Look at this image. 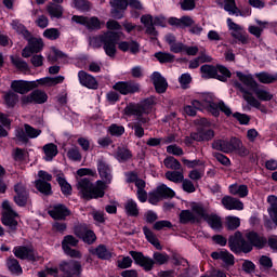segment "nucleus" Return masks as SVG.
<instances>
[{
  "label": "nucleus",
  "mask_w": 277,
  "mask_h": 277,
  "mask_svg": "<svg viewBox=\"0 0 277 277\" xmlns=\"http://www.w3.org/2000/svg\"><path fill=\"white\" fill-rule=\"evenodd\" d=\"M13 253L16 259H21L22 261H36V251L34 248L18 246L14 248Z\"/></svg>",
  "instance_id": "obj_24"
},
{
  "label": "nucleus",
  "mask_w": 277,
  "mask_h": 277,
  "mask_svg": "<svg viewBox=\"0 0 277 277\" xmlns=\"http://www.w3.org/2000/svg\"><path fill=\"white\" fill-rule=\"evenodd\" d=\"M126 212L131 217H137L140 215V210L137 209V203L133 199H129L124 206Z\"/></svg>",
  "instance_id": "obj_48"
},
{
  "label": "nucleus",
  "mask_w": 277,
  "mask_h": 277,
  "mask_svg": "<svg viewBox=\"0 0 277 277\" xmlns=\"http://www.w3.org/2000/svg\"><path fill=\"white\" fill-rule=\"evenodd\" d=\"M67 157L70 159V161H81L82 156L81 151L79 150V147H71L67 151Z\"/></svg>",
  "instance_id": "obj_60"
},
{
  "label": "nucleus",
  "mask_w": 277,
  "mask_h": 277,
  "mask_svg": "<svg viewBox=\"0 0 277 277\" xmlns=\"http://www.w3.org/2000/svg\"><path fill=\"white\" fill-rule=\"evenodd\" d=\"M113 90L122 96H129V94H140L141 85L134 80L118 81L113 85Z\"/></svg>",
  "instance_id": "obj_9"
},
{
  "label": "nucleus",
  "mask_w": 277,
  "mask_h": 277,
  "mask_svg": "<svg viewBox=\"0 0 277 277\" xmlns=\"http://www.w3.org/2000/svg\"><path fill=\"white\" fill-rule=\"evenodd\" d=\"M44 38H48V40H57L60 38L61 32L57 28H48L43 31Z\"/></svg>",
  "instance_id": "obj_62"
},
{
  "label": "nucleus",
  "mask_w": 277,
  "mask_h": 277,
  "mask_svg": "<svg viewBox=\"0 0 277 277\" xmlns=\"http://www.w3.org/2000/svg\"><path fill=\"white\" fill-rule=\"evenodd\" d=\"M49 215L53 220H66L70 215V210L65 205L58 203L49 211Z\"/></svg>",
  "instance_id": "obj_27"
},
{
  "label": "nucleus",
  "mask_w": 277,
  "mask_h": 277,
  "mask_svg": "<svg viewBox=\"0 0 277 277\" xmlns=\"http://www.w3.org/2000/svg\"><path fill=\"white\" fill-rule=\"evenodd\" d=\"M237 141L238 145H234L235 148H233V153L239 155V157H248V155H250V150L243 146V143L239 140V137H237Z\"/></svg>",
  "instance_id": "obj_57"
},
{
  "label": "nucleus",
  "mask_w": 277,
  "mask_h": 277,
  "mask_svg": "<svg viewBox=\"0 0 277 277\" xmlns=\"http://www.w3.org/2000/svg\"><path fill=\"white\" fill-rule=\"evenodd\" d=\"M211 256L214 261H223L224 267H233L235 265V255L228 252V250L214 251L211 253Z\"/></svg>",
  "instance_id": "obj_25"
},
{
  "label": "nucleus",
  "mask_w": 277,
  "mask_h": 277,
  "mask_svg": "<svg viewBox=\"0 0 277 277\" xmlns=\"http://www.w3.org/2000/svg\"><path fill=\"white\" fill-rule=\"evenodd\" d=\"M47 10L52 18H62V16H64V6L61 4L52 3L48 5Z\"/></svg>",
  "instance_id": "obj_45"
},
{
  "label": "nucleus",
  "mask_w": 277,
  "mask_h": 277,
  "mask_svg": "<svg viewBox=\"0 0 277 277\" xmlns=\"http://www.w3.org/2000/svg\"><path fill=\"white\" fill-rule=\"evenodd\" d=\"M42 133V130L36 129L29 123L24 124V129H17L15 131V137L17 142H21V144H29V140H36V137H39V135Z\"/></svg>",
  "instance_id": "obj_8"
},
{
  "label": "nucleus",
  "mask_w": 277,
  "mask_h": 277,
  "mask_svg": "<svg viewBox=\"0 0 277 277\" xmlns=\"http://www.w3.org/2000/svg\"><path fill=\"white\" fill-rule=\"evenodd\" d=\"M255 77L260 83H264L266 85H269V83H276L277 81V74L272 75L267 71H261L259 74H255Z\"/></svg>",
  "instance_id": "obj_39"
},
{
  "label": "nucleus",
  "mask_w": 277,
  "mask_h": 277,
  "mask_svg": "<svg viewBox=\"0 0 277 277\" xmlns=\"http://www.w3.org/2000/svg\"><path fill=\"white\" fill-rule=\"evenodd\" d=\"M229 193L233 196H239L240 198H246L248 196V186L247 185H239V184H232L229 186Z\"/></svg>",
  "instance_id": "obj_40"
},
{
  "label": "nucleus",
  "mask_w": 277,
  "mask_h": 277,
  "mask_svg": "<svg viewBox=\"0 0 277 277\" xmlns=\"http://www.w3.org/2000/svg\"><path fill=\"white\" fill-rule=\"evenodd\" d=\"M181 269L177 273V277H193L196 276V273H192L194 267L189 266V262L186 260V265H180Z\"/></svg>",
  "instance_id": "obj_54"
},
{
  "label": "nucleus",
  "mask_w": 277,
  "mask_h": 277,
  "mask_svg": "<svg viewBox=\"0 0 277 277\" xmlns=\"http://www.w3.org/2000/svg\"><path fill=\"white\" fill-rule=\"evenodd\" d=\"M150 81L157 94H166L168 92V80L159 71H154L150 76Z\"/></svg>",
  "instance_id": "obj_21"
},
{
  "label": "nucleus",
  "mask_w": 277,
  "mask_h": 277,
  "mask_svg": "<svg viewBox=\"0 0 277 277\" xmlns=\"http://www.w3.org/2000/svg\"><path fill=\"white\" fill-rule=\"evenodd\" d=\"M163 163L166 168H168L169 170H174V171H167L166 174H183V172L176 171V170H181V162L176 158H174V156H168L163 160Z\"/></svg>",
  "instance_id": "obj_32"
},
{
  "label": "nucleus",
  "mask_w": 277,
  "mask_h": 277,
  "mask_svg": "<svg viewBox=\"0 0 277 277\" xmlns=\"http://www.w3.org/2000/svg\"><path fill=\"white\" fill-rule=\"evenodd\" d=\"M132 158H133V154L131 153V149L124 146H118L117 149L115 150V159H117L119 163H124Z\"/></svg>",
  "instance_id": "obj_33"
},
{
  "label": "nucleus",
  "mask_w": 277,
  "mask_h": 277,
  "mask_svg": "<svg viewBox=\"0 0 277 277\" xmlns=\"http://www.w3.org/2000/svg\"><path fill=\"white\" fill-rule=\"evenodd\" d=\"M15 196L13 200L17 207H27V202L29 200V190L23 183H17L14 185Z\"/></svg>",
  "instance_id": "obj_18"
},
{
  "label": "nucleus",
  "mask_w": 277,
  "mask_h": 277,
  "mask_svg": "<svg viewBox=\"0 0 277 277\" xmlns=\"http://www.w3.org/2000/svg\"><path fill=\"white\" fill-rule=\"evenodd\" d=\"M236 77H238L239 81L243 83L247 88L253 91L254 87L259 84L256 80H254V77H252V74H243L242 71H236Z\"/></svg>",
  "instance_id": "obj_34"
},
{
  "label": "nucleus",
  "mask_w": 277,
  "mask_h": 277,
  "mask_svg": "<svg viewBox=\"0 0 277 277\" xmlns=\"http://www.w3.org/2000/svg\"><path fill=\"white\" fill-rule=\"evenodd\" d=\"M203 220L214 230L222 228V217H220L217 214H208Z\"/></svg>",
  "instance_id": "obj_44"
},
{
  "label": "nucleus",
  "mask_w": 277,
  "mask_h": 277,
  "mask_svg": "<svg viewBox=\"0 0 277 277\" xmlns=\"http://www.w3.org/2000/svg\"><path fill=\"white\" fill-rule=\"evenodd\" d=\"M156 193H158V196L160 198H174L176 196V193L172 190V188L168 187L166 184H161L156 188Z\"/></svg>",
  "instance_id": "obj_43"
},
{
  "label": "nucleus",
  "mask_w": 277,
  "mask_h": 277,
  "mask_svg": "<svg viewBox=\"0 0 277 277\" xmlns=\"http://www.w3.org/2000/svg\"><path fill=\"white\" fill-rule=\"evenodd\" d=\"M49 101L47 92L36 89L30 94L22 96V105H44Z\"/></svg>",
  "instance_id": "obj_15"
},
{
  "label": "nucleus",
  "mask_w": 277,
  "mask_h": 277,
  "mask_svg": "<svg viewBox=\"0 0 277 277\" xmlns=\"http://www.w3.org/2000/svg\"><path fill=\"white\" fill-rule=\"evenodd\" d=\"M78 189L83 200H97V198L105 197L107 182L105 180H98L94 184L90 180L84 177L78 182Z\"/></svg>",
  "instance_id": "obj_4"
},
{
  "label": "nucleus",
  "mask_w": 277,
  "mask_h": 277,
  "mask_svg": "<svg viewBox=\"0 0 277 277\" xmlns=\"http://www.w3.org/2000/svg\"><path fill=\"white\" fill-rule=\"evenodd\" d=\"M97 172L98 174H111V166L107 161L101 159L97 161Z\"/></svg>",
  "instance_id": "obj_59"
},
{
  "label": "nucleus",
  "mask_w": 277,
  "mask_h": 277,
  "mask_svg": "<svg viewBox=\"0 0 277 277\" xmlns=\"http://www.w3.org/2000/svg\"><path fill=\"white\" fill-rule=\"evenodd\" d=\"M57 183H58L62 194H64V196H70L72 194V186H70V184H68L66 179L58 177Z\"/></svg>",
  "instance_id": "obj_55"
},
{
  "label": "nucleus",
  "mask_w": 277,
  "mask_h": 277,
  "mask_svg": "<svg viewBox=\"0 0 277 277\" xmlns=\"http://www.w3.org/2000/svg\"><path fill=\"white\" fill-rule=\"evenodd\" d=\"M8 268L12 272V274H23V268L18 263V260L14 258H10L6 262Z\"/></svg>",
  "instance_id": "obj_53"
},
{
  "label": "nucleus",
  "mask_w": 277,
  "mask_h": 277,
  "mask_svg": "<svg viewBox=\"0 0 277 277\" xmlns=\"http://www.w3.org/2000/svg\"><path fill=\"white\" fill-rule=\"evenodd\" d=\"M71 21L77 25H82L88 31H98L103 26V22L97 16L74 15Z\"/></svg>",
  "instance_id": "obj_10"
},
{
  "label": "nucleus",
  "mask_w": 277,
  "mask_h": 277,
  "mask_svg": "<svg viewBox=\"0 0 277 277\" xmlns=\"http://www.w3.org/2000/svg\"><path fill=\"white\" fill-rule=\"evenodd\" d=\"M37 83L39 85H49V87H53V85H60V83H64V76H56V77H44V78H40L37 79Z\"/></svg>",
  "instance_id": "obj_37"
},
{
  "label": "nucleus",
  "mask_w": 277,
  "mask_h": 277,
  "mask_svg": "<svg viewBox=\"0 0 277 277\" xmlns=\"http://www.w3.org/2000/svg\"><path fill=\"white\" fill-rule=\"evenodd\" d=\"M11 63L13 64V66H15V68H17V70H29V65L21 57L11 56Z\"/></svg>",
  "instance_id": "obj_58"
},
{
  "label": "nucleus",
  "mask_w": 277,
  "mask_h": 277,
  "mask_svg": "<svg viewBox=\"0 0 277 277\" xmlns=\"http://www.w3.org/2000/svg\"><path fill=\"white\" fill-rule=\"evenodd\" d=\"M179 83L183 90H187L189 88V83H192V75L190 74H182L179 77Z\"/></svg>",
  "instance_id": "obj_63"
},
{
  "label": "nucleus",
  "mask_w": 277,
  "mask_h": 277,
  "mask_svg": "<svg viewBox=\"0 0 277 277\" xmlns=\"http://www.w3.org/2000/svg\"><path fill=\"white\" fill-rule=\"evenodd\" d=\"M141 23L144 25L145 34H147V36H159V31H157V28H155L153 15H142Z\"/></svg>",
  "instance_id": "obj_29"
},
{
  "label": "nucleus",
  "mask_w": 277,
  "mask_h": 277,
  "mask_svg": "<svg viewBox=\"0 0 277 277\" xmlns=\"http://www.w3.org/2000/svg\"><path fill=\"white\" fill-rule=\"evenodd\" d=\"M143 233H144L147 241H149V243H151V246L155 247L156 250H162L163 247H161V242H159V239L157 238L155 233H153V230H150V228H148V226L143 227Z\"/></svg>",
  "instance_id": "obj_35"
},
{
  "label": "nucleus",
  "mask_w": 277,
  "mask_h": 277,
  "mask_svg": "<svg viewBox=\"0 0 277 277\" xmlns=\"http://www.w3.org/2000/svg\"><path fill=\"white\" fill-rule=\"evenodd\" d=\"M72 4L78 12H90L92 10V2L90 0H72Z\"/></svg>",
  "instance_id": "obj_46"
},
{
  "label": "nucleus",
  "mask_w": 277,
  "mask_h": 277,
  "mask_svg": "<svg viewBox=\"0 0 277 277\" xmlns=\"http://www.w3.org/2000/svg\"><path fill=\"white\" fill-rule=\"evenodd\" d=\"M173 269L161 271L158 273V277H174L181 272V265H187V260L173 258Z\"/></svg>",
  "instance_id": "obj_26"
},
{
  "label": "nucleus",
  "mask_w": 277,
  "mask_h": 277,
  "mask_svg": "<svg viewBox=\"0 0 277 277\" xmlns=\"http://www.w3.org/2000/svg\"><path fill=\"white\" fill-rule=\"evenodd\" d=\"M196 224L198 222V219L194 213L189 210H182L180 213V224Z\"/></svg>",
  "instance_id": "obj_42"
},
{
  "label": "nucleus",
  "mask_w": 277,
  "mask_h": 277,
  "mask_svg": "<svg viewBox=\"0 0 277 277\" xmlns=\"http://www.w3.org/2000/svg\"><path fill=\"white\" fill-rule=\"evenodd\" d=\"M78 81L82 88H88V90H98V81L85 70L78 71Z\"/></svg>",
  "instance_id": "obj_22"
},
{
  "label": "nucleus",
  "mask_w": 277,
  "mask_h": 277,
  "mask_svg": "<svg viewBox=\"0 0 277 277\" xmlns=\"http://www.w3.org/2000/svg\"><path fill=\"white\" fill-rule=\"evenodd\" d=\"M235 146H239L237 136H232L230 140L215 138L211 144L213 150H219V153H225L226 155L233 153Z\"/></svg>",
  "instance_id": "obj_13"
},
{
  "label": "nucleus",
  "mask_w": 277,
  "mask_h": 277,
  "mask_svg": "<svg viewBox=\"0 0 277 277\" xmlns=\"http://www.w3.org/2000/svg\"><path fill=\"white\" fill-rule=\"evenodd\" d=\"M4 103L9 108L16 107V103H18V94L14 91H9L4 94Z\"/></svg>",
  "instance_id": "obj_49"
},
{
  "label": "nucleus",
  "mask_w": 277,
  "mask_h": 277,
  "mask_svg": "<svg viewBox=\"0 0 277 277\" xmlns=\"http://www.w3.org/2000/svg\"><path fill=\"white\" fill-rule=\"evenodd\" d=\"M200 72L205 79H217V81H222L226 83L230 77H233V72H230L229 68L224 65H202L200 67Z\"/></svg>",
  "instance_id": "obj_6"
},
{
  "label": "nucleus",
  "mask_w": 277,
  "mask_h": 277,
  "mask_svg": "<svg viewBox=\"0 0 277 277\" xmlns=\"http://www.w3.org/2000/svg\"><path fill=\"white\" fill-rule=\"evenodd\" d=\"M223 9L225 12H228L229 15L243 16V13H241V10H239L235 0H225Z\"/></svg>",
  "instance_id": "obj_36"
},
{
  "label": "nucleus",
  "mask_w": 277,
  "mask_h": 277,
  "mask_svg": "<svg viewBox=\"0 0 277 277\" xmlns=\"http://www.w3.org/2000/svg\"><path fill=\"white\" fill-rule=\"evenodd\" d=\"M154 57L159 61L160 64H172L174 62V54L168 52H156Z\"/></svg>",
  "instance_id": "obj_47"
},
{
  "label": "nucleus",
  "mask_w": 277,
  "mask_h": 277,
  "mask_svg": "<svg viewBox=\"0 0 277 277\" xmlns=\"http://www.w3.org/2000/svg\"><path fill=\"white\" fill-rule=\"evenodd\" d=\"M110 15L116 21H121V18H124V12H127V9L129 8V3H127V0H110Z\"/></svg>",
  "instance_id": "obj_19"
},
{
  "label": "nucleus",
  "mask_w": 277,
  "mask_h": 277,
  "mask_svg": "<svg viewBox=\"0 0 277 277\" xmlns=\"http://www.w3.org/2000/svg\"><path fill=\"white\" fill-rule=\"evenodd\" d=\"M94 254H96V256L98 259H102L104 261L111 259V252H109V250H107V247L105 245H100L95 249Z\"/></svg>",
  "instance_id": "obj_51"
},
{
  "label": "nucleus",
  "mask_w": 277,
  "mask_h": 277,
  "mask_svg": "<svg viewBox=\"0 0 277 277\" xmlns=\"http://www.w3.org/2000/svg\"><path fill=\"white\" fill-rule=\"evenodd\" d=\"M60 272L63 273L62 277H81L83 268L81 267V262L70 260L61 262Z\"/></svg>",
  "instance_id": "obj_12"
},
{
  "label": "nucleus",
  "mask_w": 277,
  "mask_h": 277,
  "mask_svg": "<svg viewBox=\"0 0 277 277\" xmlns=\"http://www.w3.org/2000/svg\"><path fill=\"white\" fill-rule=\"evenodd\" d=\"M53 176L51 174H41L39 175V179L35 181L36 189L40 192V194H43V196H52L53 189L51 187V181Z\"/></svg>",
  "instance_id": "obj_20"
},
{
  "label": "nucleus",
  "mask_w": 277,
  "mask_h": 277,
  "mask_svg": "<svg viewBox=\"0 0 277 277\" xmlns=\"http://www.w3.org/2000/svg\"><path fill=\"white\" fill-rule=\"evenodd\" d=\"M206 109H207V111H209V114L214 116V118L220 117V103L217 104L213 101H209L206 104Z\"/></svg>",
  "instance_id": "obj_56"
},
{
  "label": "nucleus",
  "mask_w": 277,
  "mask_h": 277,
  "mask_svg": "<svg viewBox=\"0 0 277 277\" xmlns=\"http://www.w3.org/2000/svg\"><path fill=\"white\" fill-rule=\"evenodd\" d=\"M129 254L132 256L135 265H140L145 272H151L155 265H166L170 261V256L161 252H155L154 258L146 256L140 251H130Z\"/></svg>",
  "instance_id": "obj_5"
},
{
  "label": "nucleus",
  "mask_w": 277,
  "mask_h": 277,
  "mask_svg": "<svg viewBox=\"0 0 277 277\" xmlns=\"http://www.w3.org/2000/svg\"><path fill=\"white\" fill-rule=\"evenodd\" d=\"M153 107H155V97L150 96L140 103H129L124 107L123 114L130 118L131 116H136V122H140L142 127V124H148V122H150V118L144 116L153 114Z\"/></svg>",
  "instance_id": "obj_2"
},
{
  "label": "nucleus",
  "mask_w": 277,
  "mask_h": 277,
  "mask_svg": "<svg viewBox=\"0 0 277 277\" xmlns=\"http://www.w3.org/2000/svg\"><path fill=\"white\" fill-rule=\"evenodd\" d=\"M16 217H18V213L16 212H2L1 223L3 226H6L9 233H16V229L18 228V221H16Z\"/></svg>",
  "instance_id": "obj_23"
},
{
  "label": "nucleus",
  "mask_w": 277,
  "mask_h": 277,
  "mask_svg": "<svg viewBox=\"0 0 277 277\" xmlns=\"http://www.w3.org/2000/svg\"><path fill=\"white\" fill-rule=\"evenodd\" d=\"M233 87L236 90H239L241 94H243V100L248 103V105L254 107L255 109H259L260 111H262V114H265V106L261 105V102H259L256 97L252 96V93H250V91H248V89H246L243 84L239 82V80H235Z\"/></svg>",
  "instance_id": "obj_14"
},
{
  "label": "nucleus",
  "mask_w": 277,
  "mask_h": 277,
  "mask_svg": "<svg viewBox=\"0 0 277 277\" xmlns=\"http://www.w3.org/2000/svg\"><path fill=\"white\" fill-rule=\"evenodd\" d=\"M43 153H44V157L43 159H45L47 161H53L54 157H57V145H55V143H48L43 146Z\"/></svg>",
  "instance_id": "obj_38"
},
{
  "label": "nucleus",
  "mask_w": 277,
  "mask_h": 277,
  "mask_svg": "<svg viewBox=\"0 0 277 277\" xmlns=\"http://www.w3.org/2000/svg\"><path fill=\"white\" fill-rule=\"evenodd\" d=\"M228 248L234 252V254H250L254 248L258 250H263L265 246H268L271 250L277 252V236L273 235L265 238L259 235L256 232H249L245 235L239 230L235 232L228 237L227 240Z\"/></svg>",
  "instance_id": "obj_1"
},
{
  "label": "nucleus",
  "mask_w": 277,
  "mask_h": 277,
  "mask_svg": "<svg viewBox=\"0 0 277 277\" xmlns=\"http://www.w3.org/2000/svg\"><path fill=\"white\" fill-rule=\"evenodd\" d=\"M222 205L227 209V211H243V202L241 200L234 198L232 196H225L222 198Z\"/></svg>",
  "instance_id": "obj_28"
},
{
  "label": "nucleus",
  "mask_w": 277,
  "mask_h": 277,
  "mask_svg": "<svg viewBox=\"0 0 277 277\" xmlns=\"http://www.w3.org/2000/svg\"><path fill=\"white\" fill-rule=\"evenodd\" d=\"M38 80L27 81V80H13L11 82V90L15 94H28L31 90H36L38 88Z\"/></svg>",
  "instance_id": "obj_16"
},
{
  "label": "nucleus",
  "mask_w": 277,
  "mask_h": 277,
  "mask_svg": "<svg viewBox=\"0 0 277 277\" xmlns=\"http://www.w3.org/2000/svg\"><path fill=\"white\" fill-rule=\"evenodd\" d=\"M241 226V220L237 216H227L225 227L227 230H237Z\"/></svg>",
  "instance_id": "obj_50"
},
{
  "label": "nucleus",
  "mask_w": 277,
  "mask_h": 277,
  "mask_svg": "<svg viewBox=\"0 0 277 277\" xmlns=\"http://www.w3.org/2000/svg\"><path fill=\"white\" fill-rule=\"evenodd\" d=\"M118 49L123 53H127L128 51H130L132 55H137V53H140V43L135 40L121 41L118 43Z\"/></svg>",
  "instance_id": "obj_30"
},
{
  "label": "nucleus",
  "mask_w": 277,
  "mask_h": 277,
  "mask_svg": "<svg viewBox=\"0 0 277 277\" xmlns=\"http://www.w3.org/2000/svg\"><path fill=\"white\" fill-rule=\"evenodd\" d=\"M211 121H209V119L207 118H201L197 122L196 131H199L201 140H203V142H211V140L215 137V131L211 129Z\"/></svg>",
  "instance_id": "obj_17"
},
{
  "label": "nucleus",
  "mask_w": 277,
  "mask_h": 277,
  "mask_svg": "<svg viewBox=\"0 0 277 277\" xmlns=\"http://www.w3.org/2000/svg\"><path fill=\"white\" fill-rule=\"evenodd\" d=\"M182 162L186 168H193L192 171H189V174H205V164L200 160H188V159H182Z\"/></svg>",
  "instance_id": "obj_31"
},
{
  "label": "nucleus",
  "mask_w": 277,
  "mask_h": 277,
  "mask_svg": "<svg viewBox=\"0 0 277 277\" xmlns=\"http://www.w3.org/2000/svg\"><path fill=\"white\" fill-rule=\"evenodd\" d=\"M16 27L24 39L28 41V47L31 48L35 53H40L42 49H44V42L42 39L31 37V32L27 29V27H25V25L16 23Z\"/></svg>",
  "instance_id": "obj_11"
},
{
  "label": "nucleus",
  "mask_w": 277,
  "mask_h": 277,
  "mask_svg": "<svg viewBox=\"0 0 277 277\" xmlns=\"http://www.w3.org/2000/svg\"><path fill=\"white\" fill-rule=\"evenodd\" d=\"M120 42V32L106 31L103 35L94 36L89 38V44L93 49H101L103 47L105 54L114 58L118 50L116 45Z\"/></svg>",
  "instance_id": "obj_3"
},
{
  "label": "nucleus",
  "mask_w": 277,
  "mask_h": 277,
  "mask_svg": "<svg viewBox=\"0 0 277 277\" xmlns=\"http://www.w3.org/2000/svg\"><path fill=\"white\" fill-rule=\"evenodd\" d=\"M251 92L255 94V96H256V98H259V101L267 102V101H272L274 98V95L272 93H269L268 91L261 89L259 83L254 87V89Z\"/></svg>",
  "instance_id": "obj_41"
},
{
  "label": "nucleus",
  "mask_w": 277,
  "mask_h": 277,
  "mask_svg": "<svg viewBox=\"0 0 277 277\" xmlns=\"http://www.w3.org/2000/svg\"><path fill=\"white\" fill-rule=\"evenodd\" d=\"M108 133L113 137H122L124 135V128L118 123H113L108 127Z\"/></svg>",
  "instance_id": "obj_52"
},
{
  "label": "nucleus",
  "mask_w": 277,
  "mask_h": 277,
  "mask_svg": "<svg viewBox=\"0 0 277 277\" xmlns=\"http://www.w3.org/2000/svg\"><path fill=\"white\" fill-rule=\"evenodd\" d=\"M233 118H235L236 120H238L239 124H250V116H248L247 114H241L239 111H236L233 114Z\"/></svg>",
  "instance_id": "obj_64"
},
{
  "label": "nucleus",
  "mask_w": 277,
  "mask_h": 277,
  "mask_svg": "<svg viewBox=\"0 0 277 277\" xmlns=\"http://www.w3.org/2000/svg\"><path fill=\"white\" fill-rule=\"evenodd\" d=\"M192 211L198 215V217H202V220H206V217L209 215L207 213V210H205V207L200 203H195L192 206Z\"/></svg>",
  "instance_id": "obj_61"
},
{
  "label": "nucleus",
  "mask_w": 277,
  "mask_h": 277,
  "mask_svg": "<svg viewBox=\"0 0 277 277\" xmlns=\"http://www.w3.org/2000/svg\"><path fill=\"white\" fill-rule=\"evenodd\" d=\"M168 23L171 27H176V29H187L189 28V34L193 36H200L203 31L202 26L196 24V21L189 15H183L182 17H169Z\"/></svg>",
  "instance_id": "obj_7"
}]
</instances>
